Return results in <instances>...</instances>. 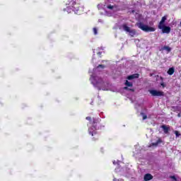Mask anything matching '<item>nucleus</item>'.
I'll return each mask as SVG.
<instances>
[{
	"label": "nucleus",
	"mask_w": 181,
	"mask_h": 181,
	"mask_svg": "<svg viewBox=\"0 0 181 181\" xmlns=\"http://www.w3.org/2000/svg\"><path fill=\"white\" fill-rule=\"evenodd\" d=\"M122 27L123 30H124V32H128L129 36H131L132 37H134V36L136 35V31L134 29L131 30V28L128 27L127 24H123Z\"/></svg>",
	"instance_id": "obj_5"
},
{
	"label": "nucleus",
	"mask_w": 181,
	"mask_h": 181,
	"mask_svg": "<svg viewBox=\"0 0 181 181\" xmlns=\"http://www.w3.org/2000/svg\"><path fill=\"white\" fill-rule=\"evenodd\" d=\"M97 127H95V125H93V127H90L88 129V132L90 134V135H91L92 136H94V135H95V134H97Z\"/></svg>",
	"instance_id": "obj_8"
},
{
	"label": "nucleus",
	"mask_w": 181,
	"mask_h": 181,
	"mask_svg": "<svg viewBox=\"0 0 181 181\" xmlns=\"http://www.w3.org/2000/svg\"><path fill=\"white\" fill-rule=\"evenodd\" d=\"M180 25H181V21H180Z\"/></svg>",
	"instance_id": "obj_33"
},
{
	"label": "nucleus",
	"mask_w": 181,
	"mask_h": 181,
	"mask_svg": "<svg viewBox=\"0 0 181 181\" xmlns=\"http://www.w3.org/2000/svg\"><path fill=\"white\" fill-rule=\"evenodd\" d=\"M115 164H116L115 160H114L113 161V165H115Z\"/></svg>",
	"instance_id": "obj_31"
},
{
	"label": "nucleus",
	"mask_w": 181,
	"mask_h": 181,
	"mask_svg": "<svg viewBox=\"0 0 181 181\" xmlns=\"http://www.w3.org/2000/svg\"><path fill=\"white\" fill-rule=\"evenodd\" d=\"M64 12H67L68 13H71V8L70 7H66V8H64Z\"/></svg>",
	"instance_id": "obj_18"
},
{
	"label": "nucleus",
	"mask_w": 181,
	"mask_h": 181,
	"mask_svg": "<svg viewBox=\"0 0 181 181\" xmlns=\"http://www.w3.org/2000/svg\"><path fill=\"white\" fill-rule=\"evenodd\" d=\"M125 86H126V87L124 88V90H129V91H132V93H134V89L128 88V87H132V83H131L128 81H126Z\"/></svg>",
	"instance_id": "obj_10"
},
{
	"label": "nucleus",
	"mask_w": 181,
	"mask_h": 181,
	"mask_svg": "<svg viewBox=\"0 0 181 181\" xmlns=\"http://www.w3.org/2000/svg\"><path fill=\"white\" fill-rule=\"evenodd\" d=\"M139 45L141 49H148V46H149V41L146 40H141Z\"/></svg>",
	"instance_id": "obj_7"
},
{
	"label": "nucleus",
	"mask_w": 181,
	"mask_h": 181,
	"mask_svg": "<svg viewBox=\"0 0 181 181\" xmlns=\"http://www.w3.org/2000/svg\"><path fill=\"white\" fill-rule=\"evenodd\" d=\"M161 128L164 134H169V131H170V127L163 124L161 126Z\"/></svg>",
	"instance_id": "obj_11"
},
{
	"label": "nucleus",
	"mask_w": 181,
	"mask_h": 181,
	"mask_svg": "<svg viewBox=\"0 0 181 181\" xmlns=\"http://www.w3.org/2000/svg\"><path fill=\"white\" fill-rule=\"evenodd\" d=\"M152 179H153V176H152V175H151V174H146L144 175V180L145 181L152 180Z\"/></svg>",
	"instance_id": "obj_14"
},
{
	"label": "nucleus",
	"mask_w": 181,
	"mask_h": 181,
	"mask_svg": "<svg viewBox=\"0 0 181 181\" xmlns=\"http://www.w3.org/2000/svg\"><path fill=\"white\" fill-rule=\"evenodd\" d=\"M173 73H175V69L173 67L170 68L168 71V74H169L170 76H172Z\"/></svg>",
	"instance_id": "obj_16"
},
{
	"label": "nucleus",
	"mask_w": 181,
	"mask_h": 181,
	"mask_svg": "<svg viewBox=\"0 0 181 181\" xmlns=\"http://www.w3.org/2000/svg\"><path fill=\"white\" fill-rule=\"evenodd\" d=\"M93 33H94V35H97L98 33L97 28H93Z\"/></svg>",
	"instance_id": "obj_22"
},
{
	"label": "nucleus",
	"mask_w": 181,
	"mask_h": 181,
	"mask_svg": "<svg viewBox=\"0 0 181 181\" xmlns=\"http://www.w3.org/2000/svg\"><path fill=\"white\" fill-rule=\"evenodd\" d=\"M148 91L153 97H162V95H163V92H162L160 90H150Z\"/></svg>",
	"instance_id": "obj_6"
},
{
	"label": "nucleus",
	"mask_w": 181,
	"mask_h": 181,
	"mask_svg": "<svg viewBox=\"0 0 181 181\" xmlns=\"http://www.w3.org/2000/svg\"><path fill=\"white\" fill-rule=\"evenodd\" d=\"M170 178L173 179V180L177 181V180L176 179V177H175V175L171 176Z\"/></svg>",
	"instance_id": "obj_23"
},
{
	"label": "nucleus",
	"mask_w": 181,
	"mask_h": 181,
	"mask_svg": "<svg viewBox=\"0 0 181 181\" xmlns=\"http://www.w3.org/2000/svg\"><path fill=\"white\" fill-rule=\"evenodd\" d=\"M100 69H104V65L100 64V65L98 66V68L93 69V71H96V70H98V69H100Z\"/></svg>",
	"instance_id": "obj_19"
},
{
	"label": "nucleus",
	"mask_w": 181,
	"mask_h": 181,
	"mask_svg": "<svg viewBox=\"0 0 181 181\" xmlns=\"http://www.w3.org/2000/svg\"><path fill=\"white\" fill-rule=\"evenodd\" d=\"M98 9H104V11H107V9H109L110 12H117V11H119V8H118V6H112L111 4H106V3H105L104 4H99L98 5Z\"/></svg>",
	"instance_id": "obj_3"
},
{
	"label": "nucleus",
	"mask_w": 181,
	"mask_h": 181,
	"mask_svg": "<svg viewBox=\"0 0 181 181\" xmlns=\"http://www.w3.org/2000/svg\"><path fill=\"white\" fill-rule=\"evenodd\" d=\"M163 50H166V52H168L169 53V52H170V50H172V49L170 48V47H168V46H164L163 48Z\"/></svg>",
	"instance_id": "obj_17"
},
{
	"label": "nucleus",
	"mask_w": 181,
	"mask_h": 181,
	"mask_svg": "<svg viewBox=\"0 0 181 181\" xmlns=\"http://www.w3.org/2000/svg\"><path fill=\"white\" fill-rule=\"evenodd\" d=\"M93 124H97V119H93Z\"/></svg>",
	"instance_id": "obj_26"
},
{
	"label": "nucleus",
	"mask_w": 181,
	"mask_h": 181,
	"mask_svg": "<svg viewBox=\"0 0 181 181\" xmlns=\"http://www.w3.org/2000/svg\"><path fill=\"white\" fill-rule=\"evenodd\" d=\"M69 6L72 8V11L76 13V15H81L84 12V6H80V4L76 3L74 1L69 2Z\"/></svg>",
	"instance_id": "obj_2"
},
{
	"label": "nucleus",
	"mask_w": 181,
	"mask_h": 181,
	"mask_svg": "<svg viewBox=\"0 0 181 181\" xmlns=\"http://www.w3.org/2000/svg\"><path fill=\"white\" fill-rule=\"evenodd\" d=\"M166 19H167L166 16H163L161 18V21H160L159 25H158V28H160L161 26H164L165 25V22Z\"/></svg>",
	"instance_id": "obj_12"
},
{
	"label": "nucleus",
	"mask_w": 181,
	"mask_h": 181,
	"mask_svg": "<svg viewBox=\"0 0 181 181\" xmlns=\"http://www.w3.org/2000/svg\"><path fill=\"white\" fill-rule=\"evenodd\" d=\"M174 134H175L176 138H179V136H180V134L177 131H175Z\"/></svg>",
	"instance_id": "obj_21"
},
{
	"label": "nucleus",
	"mask_w": 181,
	"mask_h": 181,
	"mask_svg": "<svg viewBox=\"0 0 181 181\" xmlns=\"http://www.w3.org/2000/svg\"><path fill=\"white\" fill-rule=\"evenodd\" d=\"M101 52H98V54L100 56L101 54Z\"/></svg>",
	"instance_id": "obj_29"
},
{
	"label": "nucleus",
	"mask_w": 181,
	"mask_h": 181,
	"mask_svg": "<svg viewBox=\"0 0 181 181\" xmlns=\"http://www.w3.org/2000/svg\"><path fill=\"white\" fill-rule=\"evenodd\" d=\"M139 77V74H134L127 76V80H134V78H138Z\"/></svg>",
	"instance_id": "obj_13"
},
{
	"label": "nucleus",
	"mask_w": 181,
	"mask_h": 181,
	"mask_svg": "<svg viewBox=\"0 0 181 181\" xmlns=\"http://www.w3.org/2000/svg\"><path fill=\"white\" fill-rule=\"evenodd\" d=\"M159 29H161L163 33H170V27L166 25H162L158 27Z\"/></svg>",
	"instance_id": "obj_9"
},
{
	"label": "nucleus",
	"mask_w": 181,
	"mask_h": 181,
	"mask_svg": "<svg viewBox=\"0 0 181 181\" xmlns=\"http://www.w3.org/2000/svg\"><path fill=\"white\" fill-rule=\"evenodd\" d=\"M90 80L91 84H93V86L99 90L107 91L110 88V83H108V81H104L103 78H100V76L95 75V74H93L90 76Z\"/></svg>",
	"instance_id": "obj_1"
},
{
	"label": "nucleus",
	"mask_w": 181,
	"mask_h": 181,
	"mask_svg": "<svg viewBox=\"0 0 181 181\" xmlns=\"http://www.w3.org/2000/svg\"><path fill=\"white\" fill-rule=\"evenodd\" d=\"M162 142V140L160 139H158L156 143H152L150 146H158V144H160Z\"/></svg>",
	"instance_id": "obj_15"
},
{
	"label": "nucleus",
	"mask_w": 181,
	"mask_h": 181,
	"mask_svg": "<svg viewBox=\"0 0 181 181\" xmlns=\"http://www.w3.org/2000/svg\"><path fill=\"white\" fill-rule=\"evenodd\" d=\"M177 117H181V113H179V114L177 115Z\"/></svg>",
	"instance_id": "obj_28"
},
{
	"label": "nucleus",
	"mask_w": 181,
	"mask_h": 181,
	"mask_svg": "<svg viewBox=\"0 0 181 181\" xmlns=\"http://www.w3.org/2000/svg\"><path fill=\"white\" fill-rule=\"evenodd\" d=\"M141 115H142L144 120H145V119H146V118H148V116L146 115H145L144 112H141Z\"/></svg>",
	"instance_id": "obj_20"
},
{
	"label": "nucleus",
	"mask_w": 181,
	"mask_h": 181,
	"mask_svg": "<svg viewBox=\"0 0 181 181\" xmlns=\"http://www.w3.org/2000/svg\"><path fill=\"white\" fill-rule=\"evenodd\" d=\"M107 16H111V13H107Z\"/></svg>",
	"instance_id": "obj_30"
},
{
	"label": "nucleus",
	"mask_w": 181,
	"mask_h": 181,
	"mask_svg": "<svg viewBox=\"0 0 181 181\" xmlns=\"http://www.w3.org/2000/svg\"><path fill=\"white\" fill-rule=\"evenodd\" d=\"M86 119H87L88 121H91V117H86Z\"/></svg>",
	"instance_id": "obj_25"
},
{
	"label": "nucleus",
	"mask_w": 181,
	"mask_h": 181,
	"mask_svg": "<svg viewBox=\"0 0 181 181\" xmlns=\"http://www.w3.org/2000/svg\"><path fill=\"white\" fill-rule=\"evenodd\" d=\"M102 50L103 49V47L100 48Z\"/></svg>",
	"instance_id": "obj_32"
},
{
	"label": "nucleus",
	"mask_w": 181,
	"mask_h": 181,
	"mask_svg": "<svg viewBox=\"0 0 181 181\" xmlns=\"http://www.w3.org/2000/svg\"><path fill=\"white\" fill-rule=\"evenodd\" d=\"M113 181H124L122 179L117 180V178H114Z\"/></svg>",
	"instance_id": "obj_24"
},
{
	"label": "nucleus",
	"mask_w": 181,
	"mask_h": 181,
	"mask_svg": "<svg viewBox=\"0 0 181 181\" xmlns=\"http://www.w3.org/2000/svg\"><path fill=\"white\" fill-rule=\"evenodd\" d=\"M136 26L144 32H155L154 28L149 27L144 24V23H136Z\"/></svg>",
	"instance_id": "obj_4"
},
{
	"label": "nucleus",
	"mask_w": 181,
	"mask_h": 181,
	"mask_svg": "<svg viewBox=\"0 0 181 181\" xmlns=\"http://www.w3.org/2000/svg\"><path fill=\"white\" fill-rule=\"evenodd\" d=\"M93 56H95V50L93 49Z\"/></svg>",
	"instance_id": "obj_27"
}]
</instances>
